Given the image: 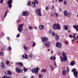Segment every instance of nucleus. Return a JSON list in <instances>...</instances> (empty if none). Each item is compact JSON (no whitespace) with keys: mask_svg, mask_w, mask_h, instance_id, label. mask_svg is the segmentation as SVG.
<instances>
[{"mask_svg":"<svg viewBox=\"0 0 78 78\" xmlns=\"http://www.w3.org/2000/svg\"><path fill=\"white\" fill-rule=\"evenodd\" d=\"M52 26L54 30H60L61 29L60 24L58 23H55Z\"/></svg>","mask_w":78,"mask_h":78,"instance_id":"1","label":"nucleus"},{"mask_svg":"<svg viewBox=\"0 0 78 78\" xmlns=\"http://www.w3.org/2000/svg\"><path fill=\"white\" fill-rule=\"evenodd\" d=\"M71 72L73 73V74L74 76V77L75 78H77V75H78V72L76 71V70L75 68H74L73 69H72L71 70Z\"/></svg>","mask_w":78,"mask_h":78,"instance_id":"2","label":"nucleus"},{"mask_svg":"<svg viewBox=\"0 0 78 78\" xmlns=\"http://www.w3.org/2000/svg\"><path fill=\"white\" fill-rule=\"evenodd\" d=\"M39 69L38 67H37L36 68H34V69H31V71L32 73H35V74L37 75L38 74V72L39 71Z\"/></svg>","mask_w":78,"mask_h":78,"instance_id":"3","label":"nucleus"},{"mask_svg":"<svg viewBox=\"0 0 78 78\" xmlns=\"http://www.w3.org/2000/svg\"><path fill=\"white\" fill-rule=\"evenodd\" d=\"M60 59L62 62H63L64 61L66 62L67 60V56H63V57H62V56H60Z\"/></svg>","mask_w":78,"mask_h":78,"instance_id":"4","label":"nucleus"},{"mask_svg":"<svg viewBox=\"0 0 78 78\" xmlns=\"http://www.w3.org/2000/svg\"><path fill=\"white\" fill-rule=\"evenodd\" d=\"M19 28H18V31L20 33H21V31L23 30V29L22 28L23 26V24H21L19 25Z\"/></svg>","mask_w":78,"mask_h":78,"instance_id":"5","label":"nucleus"},{"mask_svg":"<svg viewBox=\"0 0 78 78\" xmlns=\"http://www.w3.org/2000/svg\"><path fill=\"white\" fill-rule=\"evenodd\" d=\"M55 45L56 47L58 48H61L62 47L61 43L59 42H57L56 43Z\"/></svg>","mask_w":78,"mask_h":78,"instance_id":"6","label":"nucleus"},{"mask_svg":"<svg viewBox=\"0 0 78 78\" xmlns=\"http://www.w3.org/2000/svg\"><path fill=\"white\" fill-rule=\"evenodd\" d=\"M13 2L12 0H9L8 2H7V3L8 5H9V8H12V3Z\"/></svg>","mask_w":78,"mask_h":78,"instance_id":"7","label":"nucleus"},{"mask_svg":"<svg viewBox=\"0 0 78 78\" xmlns=\"http://www.w3.org/2000/svg\"><path fill=\"white\" fill-rule=\"evenodd\" d=\"M36 14L38 15L40 17L42 16V14L41 12V10L40 9H37L36 11V13H35Z\"/></svg>","mask_w":78,"mask_h":78,"instance_id":"8","label":"nucleus"},{"mask_svg":"<svg viewBox=\"0 0 78 78\" xmlns=\"http://www.w3.org/2000/svg\"><path fill=\"white\" fill-rule=\"evenodd\" d=\"M41 42L42 43H45L48 41V39L46 37H44L41 38Z\"/></svg>","mask_w":78,"mask_h":78,"instance_id":"9","label":"nucleus"},{"mask_svg":"<svg viewBox=\"0 0 78 78\" xmlns=\"http://www.w3.org/2000/svg\"><path fill=\"white\" fill-rule=\"evenodd\" d=\"M50 42L49 41H47V42H45L44 43V44L45 46L47 47V48H49L50 46Z\"/></svg>","mask_w":78,"mask_h":78,"instance_id":"10","label":"nucleus"},{"mask_svg":"<svg viewBox=\"0 0 78 78\" xmlns=\"http://www.w3.org/2000/svg\"><path fill=\"white\" fill-rule=\"evenodd\" d=\"M29 12H28L25 11L22 13V15L23 16H28Z\"/></svg>","mask_w":78,"mask_h":78,"instance_id":"11","label":"nucleus"},{"mask_svg":"<svg viewBox=\"0 0 78 78\" xmlns=\"http://www.w3.org/2000/svg\"><path fill=\"white\" fill-rule=\"evenodd\" d=\"M16 72L17 73H22L23 70L22 69H21L20 68L18 67L16 68Z\"/></svg>","mask_w":78,"mask_h":78,"instance_id":"12","label":"nucleus"},{"mask_svg":"<svg viewBox=\"0 0 78 78\" xmlns=\"http://www.w3.org/2000/svg\"><path fill=\"white\" fill-rule=\"evenodd\" d=\"M1 67L2 68V69H4L5 67V66L4 62H1Z\"/></svg>","mask_w":78,"mask_h":78,"instance_id":"13","label":"nucleus"},{"mask_svg":"<svg viewBox=\"0 0 78 78\" xmlns=\"http://www.w3.org/2000/svg\"><path fill=\"white\" fill-rule=\"evenodd\" d=\"M73 28L75 29H76V31H78V25L76 26L75 25L73 26Z\"/></svg>","mask_w":78,"mask_h":78,"instance_id":"14","label":"nucleus"},{"mask_svg":"<svg viewBox=\"0 0 78 78\" xmlns=\"http://www.w3.org/2000/svg\"><path fill=\"white\" fill-rule=\"evenodd\" d=\"M75 62L73 61H72L70 63V65L71 66H74V65H75Z\"/></svg>","mask_w":78,"mask_h":78,"instance_id":"15","label":"nucleus"},{"mask_svg":"<svg viewBox=\"0 0 78 78\" xmlns=\"http://www.w3.org/2000/svg\"><path fill=\"white\" fill-rule=\"evenodd\" d=\"M63 27L65 30H68V27L67 26L64 25H63Z\"/></svg>","mask_w":78,"mask_h":78,"instance_id":"16","label":"nucleus"},{"mask_svg":"<svg viewBox=\"0 0 78 78\" xmlns=\"http://www.w3.org/2000/svg\"><path fill=\"white\" fill-rule=\"evenodd\" d=\"M38 1L37 0H34V2L33 1V4H34V7H35V3L37 5V4H38Z\"/></svg>","mask_w":78,"mask_h":78,"instance_id":"17","label":"nucleus"},{"mask_svg":"<svg viewBox=\"0 0 78 78\" xmlns=\"http://www.w3.org/2000/svg\"><path fill=\"white\" fill-rule=\"evenodd\" d=\"M63 13H64V15L65 16H67L68 15V12L67 11L65 10L64 12H63Z\"/></svg>","mask_w":78,"mask_h":78,"instance_id":"18","label":"nucleus"},{"mask_svg":"<svg viewBox=\"0 0 78 78\" xmlns=\"http://www.w3.org/2000/svg\"><path fill=\"white\" fill-rule=\"evenodd\" d=\"M59 38V37L57 35L55 36V39L56 41H58Z\"/></svg>","mask_w":78,"mask_h":78,"instance_id":"19","label":"nucleus"},{"mask_svg":"<svg viewBox=\"0 0 78 78\" xmlns=\"http://www.w3.org/2000/svg\"><path fill=\"white\" fill-rule=\"evenodd\" d=\"M23 56H22L23 58L24 59H27L28 58V56L27 54H24V55H23Z\"/></svg>","mask_w":78,"mask_h":78,"instance_id":"20","label":"nucleus"},{"mask_svg":"<svg viewBox=\"0 0 78 78\" xmlns=\"http://www.w3.org/2000/svg\"><path fill=\"white\" fill-rule=\"evenodd\" d=\"M16 65H17L18 66L19 65L20 66H23V64L21 62H18V63H16Z\"/></svg>","mask_w":78,"mask_h":78,"instance_id":"21","label":"nucleus"},{"mask_svg":"<svg viewBox=\"0 0 78 78\" xmlns=\"http://www.w3.org/2000/svg\"><path fill=\"white\" fill-rule=\"evenodd\" d=\"M66 73V71L65 70H63L62 72V74L63 75H65Z\"/></svg>","mask_w":78,"mask_h":78,"instance_id":"22","label":"nucleus"},{"mask_svg":"<svg viewBox=\"0 0 78 78\" xmlns=\"http://www.w3.org/2000/svg\"><path fill=\"white\" fill-rule=\"evenodd\" d=\"M44 28V26L43 25H41L40 27H39V29H40V30H42Z\"/></svg>","mask_w":78,"mask_h":78,"instance_id":"23","label":"nucleus"},{"mask_svg":"<svg viewBox=\"0 0 78 78\" xmlns=\"http://www.w3.org/2000/svg\"><path fill=\"white\" fill-rule=\"evenodd\" d=\"M41 72L42 73H46V72H47V71L46 69H42L41 70Z\"/></svg>","mask_w":78,"mask_h":78,"instance_id":"24","label":"nucleus"},{"mask_svg":"<svg viewBox=\"0 0 78 78\" xmlns=\"http://www.w3.org/2000/svg\"><path fill=\"white\" fill-rule=\"evenodd\" d=\"M62 55L63 56V57H65V56H66V54L64 52H62Z\"/></svg>","mask_w":78,"mask_h":78,"instance_id":"25","label":"nucleus"},{"mask_svg":"<svg viewBox=\"0 0 78 78\" xmlns=\"http://www.w3.org/2000/svg\"><path fill=\"white\" fill-rule=\"evenodd\" d=\"M7 73H8V74L9 75H11L12 74V72L9 70L8 71Z\"/></svg>","mask_w":78,"mask_h":78,"instance_id":"26","label":"nucleus"},{"mask_svg":"<svg viewBox=\"0 0 78 78\" xmlns=\"http://www.w3.org/2000/svg\"><path fill=\"white\" fill-rule=\"evenodd\" d=\"M69 69L68 67H66V72L67 73H69Z\"/></svg>","mask_w":78,"mask_h":78,"instance_id":"27","label":"nucleus"},{"mask_svg":"<svg viewBox=\"0 0 78 78\" xmlns=\"http://www.w3.org/2000/svg\"><path fill=\"white\" fill-rule=\"evenodd\" d=\"M8 50L11 51L12 50V48L10 46H9L8 47V48H7Z\"/></svg>","mask_w":78,"mask_h":78,"instance_id":"28","label":"nucleus"},{"mask_svg":"<svg viewBox=\"0 0 78 78\" xmlns=\"http://www.w3.org/2000/svg\"><path fill=\"white\" fill-rule=\"evenodd\" d=\"M64 4L65 5H66L67 4V2L65 0L64 1Z\"/></svg>","mask_w":78,"mask_h":78,"instance_id":"29","label":"nucleus"},{"mask_svg":"<svg viewBox=\"0 0 78 78\" xmlns=\"http://www.w3.org/2000/svg\"><path fill=\"white\" fill-rule=\"evenodd\" d=\"M7 12H8V10H6V12H5V14L4 15V17H5V18L6 16H7Z\"/></svg>","mask_w":78,"mask_h":78,"instance_id":"30","label":"nucleus"},{"mask_svg":"<svg viewBox=\"0 0 78 78\" xmlns=\"http://www.w3.org/2000/svg\"><path fill=\"white\" fill-rule=\"evenodd\" d=\"M52 31L51 30H49V31L48 32V33L50 34H51L52 33Z\"/></svg>","mask_w":78,"mask_h":78,"instance_id":"31","label":"nucleus"},{"mask_svg":"<svg viewBox=\"0 0 78 78\" xmlns=\"http://www.w3.org/2000/svg\"><path fill=\"white\" fill-rule=\"evenodd\" d=\"M5 63L7 65H9V61H6L5 62Z\"/></svg>","mask_w":78,"mask_h":78,"instance_id":"32","label":"nucleus"},{"mask_svg":"<svg viewBox=\"0 0 78 78\" xmlns=\"http://www.w3.org/2000/svg\"><path fill=\"white\" fill-rule=\"evenodd\" d=\"M31 1L27 3V5L29 6H30L31 4Z\"/></svg>","mask_w":78,"mask_h":78,"instance_id":"33","label":"nucleus"},{"mask_svg":"<svg viewBox=\"0 0 78 78\" xmlns=\"http://www.w3.org/2000/svg\"><path fill=\"white\" fill-rule=\"evenodd\" d=\"M76 33H75V34H73V38L74 39H76L75 37H76Z\"/></svg>","mask_w":78,"mask_h":78,"instance_id":"34","label":"nucleus"},{"mask_svg":"<svg viewBox=\"0 0 78 78\" xmlns=\"http://www.w3.org/2000/svg\"><path fill=\"white\" fill-rule=\"evenodd\" d=\"M2 78H10L9 76H3Z\"/></svg>","mask_w":78,"mask_h":78,"instance_id":"35","label":"nucleus"},{"mask_svg":"<svg viewBox=\"0 0 78 78\" xmlns=\"http://www.w3.org/2000/svg\"><path fill=\"white\" fill-rule=\"evenodd\" d=\"M23 48H24V50L26 51H27V48L26 46H24L23 47Z\"/></svg>","mask_w":78,"mask_h":78,"instance_id":"36","label":"nucleus"},{"mask_svg":"<svg viewBox=\"0 0 78 78\" xmlns=\"http://www.w3.org/2000/svg\"><path fill=\"white\" fill-rule=\"evenodd\" d=\"M45 10L47 11H48L49 10V9L48 8V6H47L45 7Z\"/></svg>","mask_w":78,"mask_h":78,"instance_id":"37","label":"nucleus"},{"mask_svg":"<svg viewBox=\"0 0 78 78\" xmlns=\"http://www.w3.org/2000/svg\"><path fill=\"white\" fill-rule=\"evenodd\" d=\"M33 3V2H32V7L33 8H35V6H34V4Z\"/></svg>","mask_w":78,"mask_h":78,"instance_id":"38","label":"nucleus"},{"mask_svg":"<svg viewBox=\"0 0 78 78\" xmlns=\"http://www.w3.org/2000/svg\"><path fill=\"white\" fill-rule=\"evenodd\" d=\"M55 35H56V34L55 33L54 31L52 32V35L54 36H55Z\"/></svg>","mask_w":78,"mask_h":78,"instance_id":"39","label":"nucleus"},{"mask_svg":"<svg viewBox=\"0 0 78 78\" xmlns=\"http://www.w3.org/2000/svg\"><path fill=\"white\" fill-rule=\"evenodd\" d=\"M27 70L28 69L27 68H24V72H27Z\"/></svg>","mask_w":78,"mask_h":78,"instance_id":"40","label":"nucleus"},{"mask_svg":"<svg viewBox=\"0 0 78 78\" xmlns=\"http://www.w3.org/2000/svg\"><path fill=\"white\" fill-rule=\"evenodd\" d=\"M42 75L41 74H39V75H38V77L39 78H41L42 77Z\"/></svg>","mask_w":78,"mask_h":78,"instance_id":"41","label":"nucleus"},{"mask_svg":"<svg viewBox=\"0 0 78 78\" xmlns=\"http://www.w3.org/2000/svg\"><path fill=\"white\" fill-rule=\"evenodd\" d=\"M68 16H67V17H68V18H69V17L70 16H71V13H70V12H69V13H68Z\"/></svg>","mask_w":78,"mask_h":78,"instance_id":"42","label":"nucleus"},{"mask_svg":"<svg viewBox=\"0 0 78 78\" xmlns=\"http://www.w3.org/2000/svg\"><path fill=\"white\" fill-rule=\"evenodd\" d=\"M32 26H29V29L30 30H31L32 29Z\"/></svg>","mask_w":78,"mask_h":78,"instance_id":"43","label":"nucleus"},{"mask_svg":"<svg viewBox=\"0 0 78 78\" xmlns=\"http://www.w3.org/2000/svg\"><path fill=\"white\" fill-rule=\"evenodd\" d=\"M20 37V34H18L16 35V37L18 38Z\"/></svg>","mask_w":78,"mask_h":78,"instance_id":"44","label":"nucleus"},{"mask_svg":"<svg viewBox=\"0 0 78 78\" xmlns=\"http://www.w3.org/2000/svg\"><path fill=\"white\" fill-rule=\"evenodd\" d=\"M3 53L2 51L0 52V55L1 56H2L3 55Z\"/></svg>","mask_w":78,"mask_h":78,"instance_id":"45","label":"nucleus"},{"mask_svg":"<svg viewBox=\"0 0 78 78\" xmlns=\"http://www.w3.org/2000/svg\"><path fill=\"white\" fill-rule=\"evenodd\" d=\"M55 15L56 17H58V14L57 13H55Z\"/></svg>","mask_w":78,"mask_h":78,"instance_id":"46","label":"nucleus"},{"mask_svg":"<svg viewBox=\"0 0 78 78\" xmlns=\"http://www.w3.org/2000/svg\"><path fill=\"white\" fill-rule=\"evenodd\" d=\"M36 45V43L35 42L33 43V45H32L33 47H34Z\"/></svg>","mask_w":78,"mask_h":78,"instance_id":"47","label":"nucleus"},{"mask_svg":"<svg viewBox=\"0 0 78 78\" xmlns=\"http://www.w3.org/2000/svg\"><path fill=\"white\" fill-rule=\"evenodd\" d=\"M69 37L70 38H72L73 37V36H72V35H69Z\"/></svg>","mask_w":78,"mask_h":78,"instance_id":"48","label":"nucleus"},{"mask_svg":"<svg viewBox=\"0 0 78 78\" xmlns=\"http://www.w3.org/2000/svg\"><path fill=\"white\" fill-rule=\"evenodd\" d=\"M53 57L52 56H51L50 57V60H53Z\"/></svg>","mask_w":78,"mask_h":78,"instance_id":"49","label":"nucleus"},{"mask_svg":"<svg viewBox=\"0 0 78 78\" xmlns=\"http://www.w3.org/2000/svg\"><path fill=\"white\" fill-rule=\"evenodd\" d=\"M20 20H18L16 21V22H17V23H20Z\"/></svg>","mask_w":78,"mask_h":78,"instance_id":"50","label":"nucleus"},{"mask_svg":"<svg viewBox=\"0 0 78 78\" xmlns=\"http://www.w3.org/2000/svg\"><path fill=\"white\" fill-rule=\"evenodd\" d=\"M54 66H57V65L55 61L54 62Z\"/></svg>","mask_w":78,"mask_h":78,"instance_id":"51","label":"nucleus"},{"mask_svg":"<svg viewBox=\"0 0 78 78\" xmlns=\"http://www.w3.org/2000/svg\"><path fill=\"white\" fill-rule=\"evenodd\" d=\"M3 0H1L0 1V3H3Z\"/></svg>","mask_w":78,"mask_h":78,"instance_id":"52","label":"nucleus"},{"mask_svg":"<svg viewBox=\"0 0 78 78\" xmlns=\"http://www.w3.org/2000/svg\"><path fill=\"white\" fill-rule=\"evenodd\" d=\"M59 2H62L63 0H58Z\"/></svg>","mask_w":78,"mask_h":78,"instance_id":"53","label":"nucleus"},{"mask_svg":"<svg viewBox=\"0 0 78 78\" xmlns=\"http://www.w3.org/2000/svg\"><path fill=\"white\" fill-rule=\"evenodd\" d=\"M76 38H75V40H77L78 39V35H77V36H76Z\"/></svg>","mask_w":78,"mask_h":78,"instance_id":"54","label":"nucleus"},{"mask_svg":"<svg viewBox=\"0 0 78 78\" xmlns=\"http://www.w3.org/2000/svg\"><path fill=\"white\" fill-rule=\"evenodd\" d=\"M29 57H30V58H31L32 57V55L31 54H30L29 55Z\"/></svg>","mask_w":78,"mask_h":78,"instance_id":"55","label":"nucleus"},{"mask_svg":"<svg viewBox=\"0 0 78 78\" xmlns=\"http://www.w3.org/2000/svg\"><path fill=\"white\" fill-rule=\"evenodd\" d=\"M56 60V57L55 56H54L53 57V60Z\"/></svg>","mask_w":78,"mask_h":78,"instance_id":"56","label":"nucleus"},{"mask_svg":"<svg viewBox=\"0 0 78 78\" xmlns=\"http://www.w3.org/2000/svg\"><path fill=\"white\" fill-rule=\"evenodd\" d=\"M54 8V5H52V9H53Z\"/></svg>","mask_w":78,"mask_h":78,"instance_id":"57","label":"nucleus"},{"mask_svg":"<svg viewBox=\"0 0 78 78\" xmlns=\"http://www.w3.org/2000/svg\"><path fill=\"white\" fill-rule=\"evenodd\" d=\"M67 32L68 33H70V30H68V31H67Z\"/></svg>","mask_w":78,"mask_h":78,"instance_id":"58","label":"nucleus"},{"mask_svg":"<svg viewBox=\"0 0 78 78\" xmlns=\"http://www.w3.org/2000/svg\"><path fill=\"white\" fill-rule=\"evenodd\" d=\"M68 42H65V44H66V45H68Z\"/></svg>","mask_w":78,"mask_h":78,"instance_id":"59","label":"nucleus"},{"mask_svg":"<svg viewBox=\"0 0 78 78\" xmlns=\"http://www.w3.org/2000/svg\"><path fill=\"white\" fill-rule=\"evenodd\" d=\"M23 78H27V76H24L23 77Z\"/></svg>","mask_w":78,"mask_h":78,"instance_id":"60","label":"nucleus"},{"mask_svg":"<svg viewBox=\"0 0 78 78\" xmlns=\"http://www.w3.org/2000/svg\"><path fill=\"white\" fill-rule=\"evenodd\" d=\"M54 67H52V68H51V70L52 71L54 70Z\"/></svg>","mask_w":78,"mask_h":78,"instance_id":"61","label":"nucleus"},{"mask_svg":"<svg viewBox=\"0 0 78 78\" xmlns=\"http://www.w3.org/2000/svg\"><path fill=\"white\" fill-rule=\"evenodd\" d=\"M7 39L8 40H9V39H10V38L9 37H7Z\"/></svg>","mask_w":78,"mask_h":78,"instance_id":"62","label":"nucleus"},{"mask_svg":"<svg viewBox=\"0 0 78 78\" xmlns=\"http://www.w3.org/2000/svg\"><path fill=\"white\" fill-rule=\"evenodd\" d=\"M51 53H53V51L52 50L51 51Z\"/></svg>","mask_w":78,"mask_h":78,"instance_id":"63","label":"nucleus"},{"mask_svg":"<svg viewBox=\"0 0 78 78\" xmlns=\"http://www.w3.org/2000/svg\"><path fill=\"white\" fill-rule=\"evenodd\" d=\"M34 78V76H31V77H30V78Z\"/></svg>","mask_w":78,"mask_h":78,"instance_id":"64","label":"nucleus"}]
</instances>
